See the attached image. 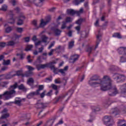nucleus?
Segmentation results:
<instances>
[{"mask_svg": "<svg viewBox=\"0 0 126 126\" xmlns=\"http://www.w3.org/2000/svg\"><path fill=\"white\" fill-rule=\"evenodd\" d=\"M88 83L92 87H98L100 85L101 91H109L108 95L113 97L119 94V90L115 86L112 87V80L109 76H104L102 79H99V76L94 75L90 78Z\"/></svg>", "mask_w": 126, "mask_h": 126, "instance_id": "obj_1", "label": "nucleus"}, {"mask_svg": "<svg viewBox=\"0 0 126 126\" xmlns=\"http://www.w3.org/2000/svg\"><path fill=\"white\" fill-rule=\"evenodd\" d=\"M15 96V92L14 90H10L5 92L3 94H0V99L9 100Z\"/></svg>", "mask_w": 126, "mask_h": 126, "instance_id": "obj_2", "label": "nucleus"}, {"mask_svg": "<svg viewBox=\"0 0 126 126\" xmlns=\"http://www.w3.org/2000/svg\"><path fill=\"white\" fill-rule=\"evenodd\" d=\"M103 122L107 126H113L115 124V122H114V119H113V117L109 116H105L103 118Z\"/></svg>", "mask_w": 126, "mask_h": 126, "instance_id": "obj_3", "label": "nucleus"}, {"mask_svg": "<svg viewBox=\"0 0 126 126\" xmlns=\"http://www.w3.org/2000/svg\"><path fill=\"white\" fill-rule=\"evenodd\" d=\"M66 13L68 15H74V14H76L77 16H79L81 13H83V8H81L79 11H75L72 9H67Z\"/></svg>", "mask_w": 126, "mask_h": 126, "instance_id": "obj_4", "label": "nucleus"}, {"mask_svg": "<svg viewBox=\"0 0 126 126\" xmlns=\"http://www.w3.org/2000/svg\"><path fill=\"white\" fill-rule=\"evenodd\" d=\"M113 78L114 80H116L118 83L119 82H122V81H125L126 80V77L124 75L115 73L113 75Z\"/></svg>", "mask_w": 126, "mask_h": 126, "instance_id": "obj_5", "label": "nucleus"}, {"mask_svg": "<svg viewBox=\"0 0 126 126\" xmlns=\"http://www.w3.org/2000/svg\"><path fill=\"white\" fill-rule=\"evenodd\" d=\"M51 20H52V17H51V16H47L45 18V20L42 19L40 20V24L39 25V27L43 28L44 26H46L47 24L51 22Z\"/></svg>", "mask_w": 126, "mask_h": 126, "instance_id": "obj_6", "label": "nucleus"}, {"mask_svg": "<svg viewBox=\"0 0 126 126\" xmlns=\"http://www.w3.org/2000/svg\"><path fill=\"white\" fill-rule=\"evenodd\" d=\"M72 94H73V91L72 90H70L66 94H62L60 95L58 97H57V98L56 99V100L54 102V104H57L58 102H59V101H61V102H62V101H63V99L65 98V96L67 95H70V96H71Z\"/></svg>", "mask_w": 126, "mask_h": 126, "instance_id": "obj_7", "label": "nucleus"}, {"mask_svg": "<svg viewBox=\"0 0 126 126\" xmlns=\"http://www.w3.org/2000/svg\"><path fill=\"white\" fill-rule=\"evenodd\" d=\"M47 106L45 104H44L43 102H41V101L38 100L36 104H35V107L36 109H41L40 112H39L38 114V116H40L41 115V113L43 112V109L44 108H46Z\"/></svg>", "mask_w": 126, "mask_h": 126, "instance_id": "obj_8", "label": "nucleus"}, {"mask_svg": "<svg viewBox=\"0 0 126 126\" xmlns=\"http://www.w3.org/2000/svg\"><path fill=\"white\" fill-rule=\"evenodd\" d=\"M29 3L34 4L36 6H42L44 0H28Z\"/></svg>", "mask_w": 126, "mask_h": 126, "instance_id": "obj_9", "label": "nucleus"}, {"mask_svg": "<svg viewBox=\"0 0 126 126\" xmlns=\"http://www.w3.org/2000/svg\"><path fill=\"white\" fill-rule=\"evenodd\" d=\"M42 62L41 60V56H38L36 61L33 63V64L35 65L37 70H40V69H42L41 67V65H44V64H40Z\"/></svg>", "mask_w": 126, "mask_h": 126, "instance_id": "obj_10", "label": "nucleus"}, {"mask_svg": "<svg viewBox=\"0 0 126 126\" xmlns=\"http://www.w3.org/2000/svg\"><path fill=\"white\" fill-rule=\"evenodd\" d=\"M80 56L77 54H75L71 55L69 59V63H74L75 62H77L78 61V59H79Z\"/></svg>", "mask_w": 126, "mask_h": 126, "instance_id": "obj_11", "label": "nucleus"}, {"mask_svg": "<svg viewBox=\"0 0 126 126\" xmlns=\"http://www.w3.org/2000/svg\"><path fill=\"white\" fill-rule=\"evenodd\" d=\"M24 19H25V16L23 15H21L18 17V21L17 22V25L20 26L21 25H23V23H24Z\"/></svg>", "mask_w": 126, "mask_h": 126, "instance_id": "obj_12", "label": "nucleus"}, {"mask_svg": "<svg viewBox=\"0 0 126 126\" xmlns=\"http://www.w3.org/2000/svg\"><path fill=\"white\" fill-rule=\"evenodd\" d=\"M2 115L1 117V119H6L9 117V114L7 113V109L4 108L1 112Z\"/></svg>", "mask_w": 126, "mask_h": 126, "instance_id": "obj_13", "label": "nucleus"}, {"mask_svg": "<svg viewBox=\"0 0 126 126\" xmlns=\"http://www.w3.org/2000/svg\"><path fill=\"white\" fill-rule=\"evenodd\" d=\"M45 67H50L51 69L54 68L55 65L52 64L51 63H49L46 64H44V65H41V68L42 69L45 68Z\"/></svg>", "mask_w": 126, "mask_h": 126, "instance_id": "obj_14", "label": "nucleus"}, {"mask_svg": "<svg viewBox=\"0 0 126 126\" xmlns=\"http://www.w3.org/2000/svg\"><path fill=\"white\" fill-rule=\"evenodd\" d=\"M117 51L119 55H124V54L126 53V47H119L117 49Z\"/></svg>", "mask_w": 126, "mask_h": 126, "instance_id": "obj_15", "label": "nucleus"}, {"mask_svg": "<svg viewBox=\"0 0 126 126\" xmlns=\"http://www.w3.org/2000/svg\"><path fill=\"white\" fill-rule=\"evenodd\" d=\"M101 34L100 33V31H98V33L97 34V35L96 36V46L95 47V49H97V48H98V45H99V44H100V42L101 41V38H100L101 37Z\"/></svg>", "mask_w": 126, "mask_h": 126, "instance_id": "obj_16", "label": "nucleus"}, {"mask_svg": "<svg viewBox=\"0 0 126 126\" xmlns=\"http://www.w3.org/2000/svg\"><path fill=\"white\" fill-rule=\"evenodd\" d=\"M39 95L36 92H32L29 94L27 95L28 99H31L34 97V96H37Z\"/></svg>", "mask_w": 126, "mask_h": 126, "instance_id": "obj_17", "label": "nucleus"}, {"mask_svg": "<svg viewBox=\"0 0 126 126\" xmlns=\"http://www.w3.org/2000/svg\"><path fill=\"white\" fill-rule=\"evenodd\" d=\"M74 47V40L72 39L68 42V49H72Z\"/></svg>", "mask_w": 126, "mask_h": 126, "instance_id": "obj_18", "label": "nucleus"}, {"mask_svg": "<svg viewBox=\"0 0 126 126\" xmlns=\"http://www.w3.org/2000/svg\"><path fill=\"white\" fill-rule=\"evenodd\" d=\"M55 123V119H50L47 121L46 126H53V124Z\"/></svg>", "mask_w": 126, "mask_h": 126, "instance_id": "obj_19", "label": "nucleus"}, {"mask_svg": "<svg viewBox=\"0 0 126 126\" xmlns=\"http://www.w3.org/2000/svg\"><path fill=\"white\" fill-rule=\"evenodd\" d=\"M44 90V85H40L38 86V89L35 91L37 94L38 95H40V93L41 92V91Z\"/></svg>", "mask_w": 126, "mask_h": 126, "instance_id": "obj_20", "label": "nucleus"}, {"mask_svg": "<svg viewBox=\"0 0 126 126\" xmlns=\"http://www.w3.org/2000/svg\"><path fill=\"white\" fill-rule=\"evenodd\" d=\"M110 105L111 101L109 100L105 101L103 104V107H104V108H108V107H109V106H110Z\"/></svg>", "mask_w": 126, "mask_h": 126, "instance_id": "obj_21", "label": "nucleus"}, {"mask_svg": "<svg viewBox=\"0 0 126 126\" xmlns=\"http://www.w3.org/2000/svg\"><path fill=\"white\" fill-rule=\"evenodd\" d=\"M121 63H126V53L120 58Z\"/></svg>", "mask_w": 126, "mask_h": 126, "instance_id": "obj_22", "label": "nucleus"}, {"mask_svg": "<svg viewBox=\"0 0 126 126\" xmlns=\"http://www.w3.org/2000/svg\"><path fill=\"white\" fill-rule=\"evenodd\" d=\"M54 32L55 36H60V35H61V33H62V31L59 29H56L54 30Z\"/></svg>", "mask_w": 126, "mask_h": 126, "instance_id": "obj_23", "label": "nucleus"}, {"mask_svg": "<svg viewBox=\"0 0 126 126\" xmlns=\"http://www.w3.org/2000/svg\"><path fill=\"white\" fill-rule=\"evenodd\" d=\"M118 126H126L125 120H120L118 122Z\"/></svg>", "mask_w": 126, "mask_h": 126, "instance_id": "obj_24", "label": "nucleus"}, {"mask_svg": "<svg viewBox=\"0 0 126 126\" xmlns=\"http://www.w3.org/2000/svg\"><path fill=\"white\" fill-rule=\"evenodd\" d=\"M122 89V93H123V94H126V84H124L122 85L121 87Z\"/></svg>", "mask_w": 126, "mask_h": 126, "instance_id": "obj_25", "label": "nucleus"}, {"mask_svg": "<svg viewBox=\"0 0 126 126\" xmlns=\"http://www.w3.org/2000/svg\"><path fill=\"white\" fill-rule=\"evenodd\" d=\"M111 112H112V114H116V115H118L119 113H120V110L118 109V108H115L114 109H111Z\"/></svg>", "mask_w": 126, "mask_h": 126, "instance_id": "obj_26", "label": "nucleus"}, {"mask_svg": "<svg viewBox=\"0 0 126 126\" xmlns=\"http://www.w3.org/2000/svg\"><path fill=\"white\" fill-rule=\"evenodd\" d=\"M31 75H33V72L27 71V72H26L24 76H26V77H29V76H31Z\"/></svg>", "mask_w": 126, "mask_h": 126, "instance_id": "obj_27", "label": "nucleus"}, {"mask_svg": "<svg viewBox=\"0 0 126 126\" xmlns=\"http://www.w3.org/2000/svg\"><path fill=\"white\" fill-rule=\"evenodd\" d=\"M15 44H16L15 39V40H10L7 42V46H14Z\"/></svg>", "mask_w": 126, "mask_h": 126, "instance_id": "obj_28", "label": "nucleus"}, {"mask_svg": "<svg viewBox=\"0 0 126 126\" xmlns=\"http://www.w3.org/2000/svg\"><path fill=\"white\" fill-rule=\"evenodd\" d=\"M8 82H2L0 83V87H7Z\"/></svg>", "mask_w": 126, "mask_h": 126, "instance_id": "obj_29", "label": "nucleus"}, {"mask_svg": "<svg viewBox=\"0 0 126 126\" xmlns=\"http://www.w3.org/2000/svg\"><path fill=\"white\" fill-rule=\"evenodd\" d=\"M18 88L19 90H23V91H26V88L24 86L23 84H21L19 86H18Z\"/></svg>", "mask_w": 126, "mask_h": 126, "instance_id": "obj_30", "label": "nucleus"}, {"mask_svg": "<svg viewBox=\"0 0 126 126\" xmlns=\"http://www.w3.org/2000/svg\"><path fill=\"white\" fill-rule=\"evenodd\" d=\"M16 75L17 76H22V77H24V75L23 74V72L22 70H19L16 72Z\"/></svg>", "mask_w": 126, "mask_h": 126, "instance_id": "obj_31", "label": "nucleus"}, {"mask_svg": "<svg viewBox=\"0 0 126 126\" xmlns=\"http://www.w3.org/2000/svg\"><path fill=\"white\" fill-rule=\"evenodd\" d=\"M14 76H16V74H7L5 76V78L6 79H10L11 78H12V77H14Z\"/></svg>", "mask_w": 126, "mask_h": 126, "instance_id": "obj_32", "label": "nucleus"}, {"mask_svg": "<svg viewBox=\"0 0 126 126\" xmlns=\"http://www.w3.org/2000/svg\"><path fill=\"white\" fill-rule=\"evenodd\" d=\"M2 64H3V65H9V64H10V60H3Z\"/></svg>", "mask_w": 126, "mask_h": 126, "instance_id": "obj_33", "label": "nucleus"}, {"mask_svg": "<svg viewBox=\"0 0 126 126\" xmlns=\"http://www.w3.org/2000/svg\"><path fill=\"white\" fill-rule=\"evenodd\" d=\"M92 109L94 113H95V112H98V111H100V108L99 107L92 106Z\"/></svg>", "mask_w": 126, "mask_h": 126, "instance_id": "obj_34", "label": "nucleus"}, {"mask_svg": "<svg viewBox=\"0 0 126 126\" xmlns=\"http://www.w3.org/2000/svg\"><path fill=\"white\" fill-rule=\"evenodd\" d=\"M112 36L115 38H118V39H122V35H121L120 33H115L113 34Z\"/></svg>", "mask_w": 126, "mask_h": 126, "instance_id": "obj_35", "label": "nucleus"}, {"mask_svg": "<svg viewBox=\"0 0 126 126\" xmlns=\"http://www.w3.org/2000/svg\"><path fill=\"white\" fill-rule=\"evenodd\" d=\"M17 83H15L14 85L10 86V89H12L11 90H14V89H16L17 88ZM15 92V94H16V91L14 90Z\"/></svg>", "mask_w": 126, "mask_h": 126, "instance_id": "obj_36", "label": "nucleus"}, {"mask_svg": "<svg viewBox=\"0 0 126 126\" xmlns=\"http://www.w3.org/2000/svg\"><path fill=\"white\" fill-rule=\"evenodd\" d=\"M28 84L29 85H31V84H33L34 83V79L33 78H30L28 80L27 82Z\"/></svg>", "mask_w": 126, "mask_h": 126, "instance_id": "obj_37", "label": "nucleus"}, {"mask_svg": "<svg viewBox=\"0 0 126 126\" xmlns=\"http://www.w3.org/2000/svg\"><path fill=\"white\" fill-rule=\"evenodd\" d=\"M8 23L10 24H14L15 23V19L13 18V17L9 19L8 21Z\"/></svg>", "mask_w": 126, "mask_h": 126, "instance_id": "obj_38", "label": "nucleus"}, {"mask_svg": "<svg viewBox=\"0 0 126 126\" xmlns=\"http://www.w3.org/2000/svg\"><path fill=\"white\" fill-rule=\"evenodd\" d=\"M11 104H16L18 106H21V100H15L14 102H11Z\"/></svg>", "mask_w": 126, "mask_h": 126, "instance_id": "obj_39", "label": "nucleus"}, {"mask_svg": "<svg viewBox=\"0 0 126 126\" xmlns=\"http://www.w3.org/2000/svg\"><path fill=\"white\" fill-rule=\"evenodd\" d=\"M93 50V47H89L87 49L86 52L88 53L89 56H90V54L92 53V50Z\"/></svg>", "mask_w": 126, "mask_h": 126, "instance_id": "obj_40", "label": "nucleus"}, {"mask_svg": "<svg viewBox=\"0 0 126 126\" xmlns=\"http://www.w3.org/2000/svg\"><path fill=\"white\" fill-rule=\"evenodd\" d=\"M81 35L82 38H87L88 36V33L86 32H83Z\"/></svg>", "mask_w": 126, "mask_h": 126, "instance_id": "obj_41", "label": "nucleus"}, {"mask_svg": "<svg viewBox=\"0 0 126 126\" xmlns=\"http://www.w3.org/2000/svg\"><path fill=\"white\" fill-rule=\"evenodd\" d=\"M41 39L42 40V42H43L44 43H47L48 37L46 36L45 35H43L41 37Z\"/></svg>", "mask_w": 126, "mask_h": 126, "instance_id": "obj_42", "label": "nucleus"}, {"mask_svg": "<svg viewBox=\"0 0 126 126\" xmlns=\"http://www.w3.org/2000/svg\"><path fill=\"white\" fill-rule=\"evenodd\" d=\"M82 22H83V19L81 18L76 22V24H78V25L81 26Z\"/></svg>", "mask_w": 126, "mask_h": 126, "instance_id": "obj_43", "label": "nucleus"}, {"mask_svg": "<svg viewBox=\"0 0 126 126\" xmlns=\"http://www.w3.org/2000/svg\"><path fill=\"white\" fill-rule=\"evenodd\" d=\"M26 67L28 69V71H33V70H34V69H35L34 68H33V67H32L30 65H27Z\"/></svg>", "mask_w": 126, "mask_h": 126, "instance_id": "obj_44", "label": "nucleus"}, {"mask_svg": "<svg viewBox=\"0 0 126 126\" xmlns=\"http://www.w3.org/2000/svg\"><path fill=\"white\" fill-rule=\"evenodd\" d=\"M23 28H17L16 29V31L18 33H22L23 32Z\"/></svg>", "mask_w": 126, "mask_h": 126, "instance_id": "obj_45", "label": "nucleus"}, {"mask_svg": "<svg viewBox=\"0 0 126 126\" xmlns=\"http://www.w3.org/2000/svg\"><path fill=\"white\" fill-rule=\"evenodd\" d=\"M16 56H20V60H24V57L25 56V54H17Z\"/></svg>", "mask_w": 126, "mask_h": 126, "instance_id": "obj_46", "label": "nucleus"}, {"mask_svg": "<svg viewBox=\"0 0 126 126\" xmlns=\"http://www.w3.org/2000/svg\"><path fill=\"white\" fill-rule=\"evenodd\" d=\"M12 30V29L11 28V27H9L8 28H6L5 29V31L6 33H10V32H11V31Z\"/></svg>", "mask_w": 126, "mask_h": 126, "instance_id": "obj_47", "label": "nucleus"}, {"mask_svg": "<svg viewBox=\"0 0 126 126\" xmlns=\"http://www.w3.org/2000/svg\"><path fill=\"white\" fill-rule=\"evenodd\" d=\"M59 72H60V73H61V74L62 75H63V76H64L65 75V71H64V70H63V69H60L59 70Z\"/></svg>", "mask_w": 126, "mask_h": 126, "instance_id": "obj_48", "label": "nucleus"}, {"mask_svg": "<svg viewBox=\"0 0 126 126\" xmlns=\"http://www.w3.org/2000/svg\"><path fill=\"white\" fill-rule=\"evenodd\" d=\"M33 48V45H28L26 49H25V51H31V49Z\"/></svg>", "mask_w": 126, "mask_h": 126, "instance_id": "obj_49", "label": "nucleus"}, {"mask_svg": "<svg viewBox=\"0 0 126 126\" xmlns=\"http://www.w3.org/2000/svg\"><path fill=\"white\" fill-rule=\"evenodd\" d=\"M110 70H111L112 71H115V70H118V67L116 66H112L110 68Z\"/></svg>", "mask_w": 126, "mask_h": 126, "instance_id": "obj_50", "label": "nucleus"}, {"mask_svg": "<svg viewBox=\"0 0 126 126\" xmlns=\"http://www.w3.org/2000/svg\"><path fill=\"white\" fill-rule=\"evenodd\" d=\"M6 9H7V6L6 5H3L2 6V7L1 9H0V10H2L3 11H6Z\"/></svg>", "mask_w": 126, "mask_h": 126, "instance_id": "obj_51", "label": "nucleus"}, {"mask_svg": "<svg viewBox=\"0 0 126 126\" xmlns=\"http://www.w3.org/2000/svg\"><path fill=\"white\" fill-rule=\"evenodd\" d=\"M73 3L75 5H78V4H80V1L79 0H73Z\"/></svg>", "mask_w": 126, "mask_h": 126, "instance_id": "obj_52", "label": "nucleus"}, {"mask_svg": "<svg viewBox=\"0 0 126 126\" xmlns=\"http://www.w3.org/2000/svg\"><path fill=\"white\" fill-rule=\"evenodd\" d=\"M71 21H72V19H71V18H70L69 17H67L66 18L65 22L67 23H68L69 22H71Z\"/></svg>", "mask_w": 126, "mask_h": 126, "instance_id": "obj_53", "label": "nucleus"}, {"mask_svg": "<svg viewBox=\"0 0 126 126\" xmlns=\"http://www.w3.org/2000/svg\"><path fill=\"white\" fill-rule=\"evenodd\" d=\"M55 43H56V42H55V41H53L51 43L50 45L48 47L49 50H50V49H52V47H54V46H55Z\"/></svg>", "mask_w": 126, "mask_h": 126, "instance_id": "obj_54", "label": "nucleus"}, {"mask_svg": "<svg viewBox=\"0 0 126 126\" xmlns=\"http://www.w3.org/2000/svg\"><path fill=\"white\" fill-rule=\"evenodd\" d=\"M5 46H7V44L5 42H0V47H1V48H4V47H5Z\"/></svg>", "mask_w": 126, "mask_h": 126, "instance_id": "obj_55", "label": "nucleus"}, {"mask_svg": "<svg viewBox=\"0 0 126 126\" xmlns=\"http://www.w3.org/2000/svg\"><path fill=\"white\" fill-rule=\"evenodd\" d=\"M31 58V56L30 55H29L27 57V60H28V63H31L32 62H33V60L30 59Z\"/></svg>", "mask_w": 126, "mask_h": 126, "instance_id": "obj_56", "label": "nucleus"}, {"mask_svg": "<svg viewBox=\"0 0 126 126\" xmlns=\"http://www.w3.org/2000/svg\"><path fill=\"white\" fill-rule=\"evenodd\" d=\"M122 112L123 114L126 113V106H124L122 107Z\"/></svg>", "mask_w": 126, "mask_h": 126, "instance_id": "obj_57", "label": "nucleus"}, {"mask_svg": "<svg viewBox=\"0 0 126 126\" xmlns=\"http://www.w3.org/2000/svg\"><path fill=\"white\" fill-rule=\"evenodd\" d=\"M53 95V90H50L47 94H46V96H52Z\"/></svg>", "mask_w": 126, "mask_h": 126, "instance_id": "obj_58", "label": "nucleus"}, {"mask_svg": "<svg viewBox=\"0 0 126 126\" xmlns=\"http://www.w3.org/2000/svg\"><path fill=\"white\" fill-rule=\"evenodd\" d=\"M42 42V41L39 40L38 42L35 43V46L36 48L38 47V46H40L41 45V43Z\"/></svg>", "mask_w": 126, "mask_h": 126, "instance_id": "obj_59", "label": "nucleus"}, {"mask_svg": "<svg viewBox=\"0 0 126 126\" xmlns=\"http://www.w3.org/2000/svg\"><path fill=\"white\" fill-rule=\"evenodd\" d=\"M51 87H52L53 89L54 90H58V86L55 84H52Z\"/></svg>", "mask_w": 126, "mask_h": 126, "instance_id": "obj_60", "label": "nucleus"}, {"mask_svg": "<svg viewBox=\"0 0 126 126\" xmlns=\"http://www.w3.org/2000/svg\"><path fill=\"white\" fill-rule=\"evenodd\" d=\"M55 49H51L50 52L48 53V55L51 57V56H53V54H54V51H55Z\"/></svg>", "mask_w": 126, "mask_h": 126, "instance_id": "obj_61", "label": "nucleus"}, {"mask_svg": "<svg viewBox=\"0 0 126 126\" xmlns=\"http://www.w3.org/2000/svg\"><path fill=\"white\" fill-rule=\"evenodd\" d=\"M66 23H65V22H63V24L62 26L61 29H64V28L66 27Z\"/></svg>", "mask_w": 126, "mask_h": 126, "instance_id": "obj_62", "label": "nucleus"}, {"mask_svg": "<svg viewBox=\"0 0 126 126\" xmlns=\"http://www.w3.org/2000/svg\"><path fill=\"white\" fill-rule=\"evenodd\" d=\"M55 82L57 84H60L62 83V82L60 80V78L55 79Z\"/></svg>", "mask_w": 126, "mask_h": 126, "instance_id": "obj_63", "label": "nucleus"}, {"mask_svg": "<svg viewBox=\"0 0 126 126\" xmlns=\"http://www.w3.org/2000/svg\"><path fill=\"white\" fill-rule=\"evenodd\" d=\"M67 35L68 37H72V31H69L67 32Z\"/></svg>", "mask_w": 126, "mask_h": 126, "instance_id": "obj_64", "label": "nucleus"}]
</instances>
